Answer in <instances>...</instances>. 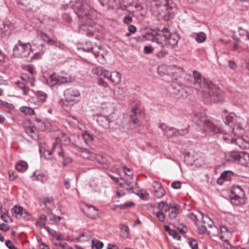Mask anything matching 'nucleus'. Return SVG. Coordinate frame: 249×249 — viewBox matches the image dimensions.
I'll return each mask as SVG.
<instances>
[{
  "instance_id": "obj_1",
  "label": "nucleus",
  "mask_w": 249,
  "mask_h": 249,
  "mask_svg": "<svg viewBox=\"0 0 249 249\" xmlns=\"http://www.w3.org/2000/svg\"><path fill=\"white\" fill-rule=\"evenodd\" d=\"M193 76L187 75L184 77L183 83L188 88L193 86L198 90L208 92L210 100L213 102H222L224 100V94L222 91L210 81L203 77L201 74L196 70L193 71Z\"/></svg>"
},
{
  "instance_id": "obj_2",
  "label": "nucleus",
  "mask_w": 249,
  "mask_h": 249,
  "mask_svg": "<svg viewBox=\"0 0 249 249\" xmlns=\"http://www.w3.org/2000/svg\"><path fill=\"white\" fill-rule=\"evenodd\" d=\"M74 7L75 13L82 23L81 28L85 26L92 27L94 23L89 15L87 0H74Z\"/></svg>"
},
{
  "instance_id": "obj_3",
  "label": "nucleus",
  "mask_w": 249,
  "mask_h": 249,
  "mask_svg": "<svg viewBox=\"0 0 249 249\" xmlns=\"http://www.w3.org/2000/svg\"><path fill=\"white\" fill-rule=\"evenodd\" d=\"M151 40L153 42H156L160 47H166L167 48H173L178 44L179 37L176 34H169L167 33L166 34L163 32L152 36Z\"/></svg>"
},
{
  "instance_id": "obj_4",
  "label": "nucleus",
  "mask_w": 249,
  "mask_h": 249,
  "mask_svg": "<svg viewBox=\"0 0 249 249\" xmlns=\"http://www.w3.org/2000/svg\"><path fill=\"white\" fill-rule=\"evenodd\" d=\"M192 121L200 129H203L204 131H210L213 134L218 133L220 132V127L209 121L203 113H198L194 114Z\"/></svg>"
},
{
  "instance_id": "obj_5",
  "label": "nucleus",
  "mask_w": 249,
  "mask_h": 249,
  "mask_svg": "<svg viewBox=\"0 0 249 249\" xmlns=\"http://www.w3.org/2000/svg\"><path fill=\"white\" fill-rule=\"evenodd\" d=\"M235 138H229L226 136L223 139L228 143H233L237 145L241 149H249V133H246L242 135H237L236 132L233 129Z\"/></svg>"
},
{
  "instance_id": "obj_6",
  "label": "nucleus",
  "mask_w": 249,
  "mask_h": 249,
  "mask_svg": "<svg viewBox=\"0 0 249 249\" xmlns=\"http://www.w3.org/2000/svg\"><path fill=\"white\" fill-rule=\"evenodd\" d=\"M231 192V202L232 204L239 205L244 203L245 194L244 190L240 186L238 185H232Z\"/></svg>"
},
{
  "instance_id": "obj_7",
  "label": "nucleus",
  "mask_w": 249,
  "mask_h": 249,
  "mask_svg": "<svg viewBox=\"0 0 249 249\" xmlns=\"http://www.w3.org/2000/svg\"><path fill=\"white\" fill-rule=\"evenodd\" d=\"M95 71H97V75L103 76L114 85H117L121 82V74L117 71H109L99 68H95Z\"/></svg>"
},
{
  "instance_id": "obj_8",
  "label": "nucleus",
  "mask_w": 249,
  "mask_h": 249,
  "mask_svg": "<svg viewBox=\"0 0 249 249\" xmlns=\"http://www.w3.org/2000/svg\"><path fill=\"white\" fill-rule=\"evenodd\" d=\"M19 46H16L13 49V54L15 57L19 58H26L31 53V46L30 43L23 44L18 41Z\"/></svg>"
},
{
  "instance_id": "obj_9",
  "label": "nucleus",
  "mask_w": 249,
  "mask_h": 249,
  "mask_svg": "<svg viewBox=\"0 0 249 249\" xmlns=\"http://www.w3.org/2000/svg\"><path fill=\"white\" fill-rule=\"evenodd\" d=\"M220 235L219 238L223 241L222 245L224 249H235L237 246H232L229 242V239L231 236V231L224 226H221L220 227Z\"/></svg>"
},
{
  "instance_id": "obj_10",
  "label": "nucleus",
  "mask_w": 249,
  "mask_h": 249,
  "mask_svg": "<svg viewBox=\"0 0 249 249\" xmlns=\"http://www.w3.org/2000/svg\"><path fill=\"white\" fill-rule=\"evenodd\" d=\"M64 96L66 101L75 103L80 100V93L78 90L70 88L64 91Z\"/></svg>"
},
{
  "instance_id": "obj_11",
  "label": "nucleus",
  "mask_w": 249,
  "mask_h": 249,
  "mask_svg": "<svg viewBox=\"0 0 249 249\" xmlns=\"http://www.w3.org/2000/svg\"><path fill=\"white\" fill-rule=\"evenodd\" d=\"M152 187L153 188V192L155 196L158 198H160L165 194V191L162 187L160 182L154 181L152 183Z\"/></svg>"
},
{
  "instance_id": "obj_12",
  "label": "nucleus",
  "mask_w": 249,
  "mask_h": 249,
  "mask_svg": "<svg viewBox=\"0 0 249 249\" xmlns=\"http://www.w3.org/2000/svg\"><path fill=\"white\" fill-rule=\"evenodd\" d=\"M168 90L171 94L175 96L177 98H179L183 97L182 92L183 90L180 85L172 84L169 87Z\"/></svg>"
},
{
  "instance_id": "obj_13",
  "label": "nucleus",
  "mask_w": 249,
  "mask_h": 249,
  "mask_svg": "<svg viewBox=\"0 0 249 249\" xmlns=\"http://www.w3.org/2000/svg\"><path fill=\"white\" fill-rule=\"evenodd\" d=\"M13 215L18 218L25 217L27 214V211L21 206H15L12 210Z\"/></svg>"
},
{
  "instance_id": "obj_14",
  "label": "nucleus",
  "mask_w": 249,
  "mask_h": 249,
  "mask_svg": "<svg viewBox=\"0 0 249 249\" xmlns=\"http://www.w3.org/2000/svg\"><path fill=\"white\" fill-rule=\"evenodd\" d=\"M179 207L175 202H171L170 203L169 209L168 212H169V217L172 219H175L177 214L179 213Z\"/></svg>"
},
{
  "instance_id": "obj_15",
  "label": "nucleus",
  "mask_w": 249,
  "mask_h": 249,
  "mask_svg": "<svg viewBox=\"0 0 249 249\" xmlns=\"http://www.w3.org/2000/svg\"><path fill=\"white\" fill-rule=\"evenodd\" d=\"M233 175L234 173L232 171L230 170L225 171L221 174L220 177L217 180V182L219 184H221L224 181L230 180Z\"/></svg>"
},
{
  "instance_id": "obj_16",
  "label": "nucleus",
  "mask_w": 249,
  "mask_h": 249,
  "mask_svg": "<svg viewBox=\"0 0 249 249\" xmlns=\"http://www.w3.org/2000/svg\"><path fill=\"white\" fill-rule=\"evenodd\" d=\"M97 122L100 126L106 129H107L110 127V122L108 116L102 115L98 116Z\"/></svg>"
},
{
  "instance_id": "obj_17",
  "label": "nucleus",
  "mask_w": 249,
  "mask_h": 249,
  "mask_svg": "<svg viewBox=\"0 0 249 249\" xmlns=\"http://www.w3.org/2000/svg\"><path fill=\"white\" fill-rule=\"evenodd\" d=\"M159 127L164 132V135L167 136L168 137L171 138L176 136V133L174 132H173V133L172 135L169 134V132L175 130V128L174 127H169L164 123H160L159 124Z\"/></svg>"
},
{
  "instance_id": "obj_18",
  "label": "nucleus",
  "mask_w": 249,
  "mask_h": 249,
  "mask_svg": "<svg viewBox=\"0 0 249 249\" xmlns=\"http://www.w3.org/2000/svg\"><path fill=\"white\" fill-rule=\"evenodd\" d=\"M238 161L241 165L249 167V154L240 153L238 155Z\"/></svg>"
},
{
  "instance_id": "obj_19",
  "label": "nucleus",
  "mask_w": 249,
  "mask_h": 249,
  "mask_svg": "<svg viewBox=\"0 0 249 249\" xmlns=\"http://www.w3.org/2000/svg\"><path fill=\"white\" fill-rule=\"evenodd\" d=\"M87 209L85 210L86 214L91 218L94 219L98 215V210L92 206H87Z\"/></svg>"
},
{
  "instance_id": "obj_20",
  "label": "nucleus",
  "mask_w": 249,
  "mask_h": 249,
  "mask_svg": "<svg viewBox=\"0 0 249 249\" xmlns=\"http://www.w3.org/2000/svg\"><path fill=\"white\" fill-rule=\"evenodd\" d=\"M75 145L81 149L87 150V148L88 147V144L83 136L79 137L78 138V140L76 142H75Z\"/></svg>"
},
{
  "instance_id": "obj_21",
  "label": "nucleus",
  "mask_w": 249,
  "mask_h": 249,
  "mask_svg": "<svg viewBox=\"0 0 249 249\" xmlns=\"http://www.w3.org/2000/svg\"><path fill=\"white\" fill-rule=\"evenodd\" d=\"M139 112V107H133L130 112V116L132 119V122L135 124L138 123V117L139 115L138 113Z\"/></svg>"
},
{
  "instance_id": "obj_22",
  "label": "nucleus",
  "mask_w": 249,
  "mask_h": 249,
  "mask_svg": "<svg viewBox=\"0 0 249 249\" xmlns=\"http://www.w3.org/2000/svg\"><path fill=\"white\" fill-rule=\"evenodd\" d=\"M60 148H61V145L59 144V143L57 142V141H56L53 143L52 151H50L49 150L45 151V152L44 153L45 158L46 159H49L50 158V156L52 154V153L54 152L56 150L57 148L60 149Z\"/></svg>"
},
{
  "instance_id": "obj_23",
  "label": "nucleus",
  "mask_w": 249,
  "mask_h": 249,
  "mask_svg": "<svg viewBox=\"0 0 249 249\" xmlns=\"http://www.w3.org/2000/svg\"><path fill=\"white\" fill-rule=\"evenodd\" d=\"M53 199L51 197H46L39 200L41 206L43 208H50L53 204Z\"/></svg>"
},
{
  "instance_id": "obj_24",
  "label": "nucleus",
  "mask_w": 249,
  "mask_h": 249,
  "mask_svg": "<svg viewBox=\"0 0 249 249\" xmlns=\"http://www.w3.org/2000/svg\"><path fill=\"white\" fill-rule=\"evenodd\" d=\"M26 133L33 139H36L38 138V135L35 131V128L29 126L25 128Z\"/></svg>"
},
{
  "instance_id": "obj_25",
  "label": "nucleus",
  "mask_w": 249,
  "mask_h": 249,
  "mask_svg": "<svg viewBox=\"0 0 249 249\" xmlns=\"http://www.w3.org/2000/svg\"><path fill=\"white\" fill-rule=\"evenodd\" d=\"M17 4L20 9L28 10L30 5V0H18Z\"/></svg>"
},
{
  "instance_id": "obj_26",
  "label": "nucleus",
  "mask_w": 249,
  "mask_h": 249,
  "mask_svg": "<svg viewBox=\"0 0 249 249\" xmlns=\"http://www.w3.org/2000/svg\"><path fill=\"white\" fill-rule=\"evenodd\" d=\"M168 69L169 71H171L169 72V74H171L173 75H177L181 72H182V69L178 67L175 65L169 66Z\"/></svg>"
},
{
  "instance_id": "obj_27",
  "label": "nucleus",
  "mask_w": 249,
  "mask_h": 249,
  "mask_svg": "<svg viewBox=\"0 0 249 249\" xmlns=\"http://www.w3.org/2000/svg\"><path fill=\"white\" fill-rule=\"evenodd\" d=\"M201 220L199 221H202V224L203 225H206V228L208 227L210 228L213 225V222L209 218V217L207 215H204L203 214H201Z\"/></svg>"
},
{
  "instance_id": "obj_28",
  "label": "nucleus",
  "mask_w": 249,
  "mask_h": 249,
  "mask_svg": "<svg viewBox=\"0 0 249 249\" xmlns=\"http://www.w3.org/2000/svg\"><path fill=\"white\" fill-rule=\"evenodd\" d=\"M47 217L46 215L42 214L40 215V217L37 220L36 222V226L39 227L40 228H44L46 221L47 220Z\"/></svg>"
},
{
  "instance_id": "obj_29",
  "label": "nucleus",
  "mask_w": 249,
  "mask_h": 249,
  "mask_svg": "<svg viewBox=\"0 0 249 249\" xmlns=\"http://www.w3.org/2000/svg\"><path fill=\"white\" fill-rule=\"evenodd\" d=\"M155 2L156 5L157 6H163L166 8V9H169L171 8L169 6V2L171 1V0H151Z\"/></svg>"
},
{
  "instance_id": "obj_30",
  "label": "nucleus",
  "mask_w": 249,
  "mask_h": 249,
  "mask_svg": "<svg viewBox=\"0 0 249 249\" xmlns=\"http://www.w3.org/2000/svg\"><path fill=\"white\" fill-rule=\"evenodd\" d=\"M59 75L53 73L47 80V82L51 86L57 85V81Z\"/></svg>"
},
{
  "instance_id": "obj_31",
  "label": "nucleus",
  "mask_w": 249,
  "mask_h": 249,
  "mask_svg": "<svg viewBox=\"0 0 249 249\" xmlns=\"http://www.w3.org/2000/svg\"><path fill=\"white\" fill-rule=\"evenodd\" d=\"M16 168L18 171L24 172L27 169L28 164L25 161H22L17 164Z\"/></svg>"
},
{
  "instance_id": "obj_32",
  "label": "nucleus",
  "mask_w": 249,
  "mask_h": 249,
  "mask_svg": "<svg viewBox=\"0 0 249 249\" xmlns=\"http://www.w3.org/2000/svg\"><path fill=\"white\" fill-rule=\"evenodd\" d=\"M209 228L210 230L208 231V232L210 236H217L219 234V236L220 235V233H219L218 229L217 227L213 224Z\"/></svg>"
},
{
  "instance_id": "obj_33",
  "label": "nucleus",
  "mask_w": 249,
  "mask_h": 249,
  "mask_svg": "<svg viewBox=\"0 0 249 249\" xmlns=\"http://www.w3.org/2000/svg\"><path fill=\"white\" fill-rule=\"evenodd\" d=\"M19 110L21 112L24 113L26 115H32L35 114L34 110L32 109L31 107H20Z\"/></svg>"
},
{
  "instance_id": "obj_34",
  "label": "nucleus",
  "mask_w": 249,
  "mask_h": 249,
  "mask_svg": "<svg viewBox=\"0 0 249 249\" xmlns=\"http://www.w3.org/2000/svg\"><path fill=\"white\" fill-rule=\"evenodd\" d=\"M56 150L58 151V155L59 156L62 157L63 158V163L64 166L67 165L69 162H71V159H70V158H67L66 159L65 157L64 153L63 150L61 149V147L60 148V149L57 148Z\"/></svg>"
},
{
  "instance_id": "obj_35",
  "label": "nucleus",
  "mask_w": 249,
  "mask_h": 249,
  "mask_svg": "<svg viewBox=\"0 0 249 249\" xmlns=\"http://www.w3.org/2000/svg\"><path fill=\"white\" fill-rule=\"evenodd\" d=\"M196 224L197 226L198 232L199 234H203L206 231H208L206 229V225H203V224H202V221H199V220H198V221L196 222Z\"/></svg>"
},
{
  "instance_id": "obj_36",
  "label": "nucleus",
  "mask_w": 249,
  "mask_h": 249,
  "mask_svg": "<svg viewBox=\"0 0 249 249\" xmlns=\"http://www.w3.org/2000/svg\"><path fill=\"white\" fill-rule=\"evenodd\" d=\"M121 184H123V187L126 189L132 190L134 188L135 183L133 181L126 179L124 180L123 183H121Z\"/></svg>"
},
{
  "instance_id": "obj_37",
  "label": "nucleus",
  "mask_w": 249,
  "mask_h": 249,
  "mask_svg": "<svg viewBox=\"0 0 249 249\" xmlns=\"http://www.w3.org/2000/svg\"><path fill=\"white\" fill-rule=\"evenodd\" d=\"M190 125H188L186 127L182 129H176L175 130L177 132V134L179 136H185L188 134L189 130Z\"/></svg>"
},
{
  "instance_id": "obj_38",
  "label": "nucleus",
  "mask_w": 249,
  "mask_h": 249,
  "mask_svg": "<svg viewBox=\"0 0 249 249\" xmlns=\"http://www.w3.org/2000/svg\"><path fill=\"white\" fill-rule=\"evenodd\" d=\"M170 204L168 205L164 201H161L159 203L158 205V208L160 210V211L168 212V210L169 209Z\"/></svg>"
},
{
  "instance_id": "obj_39",
  "label": "nucleus",
  "mask_w": 249,
  "mask_h": 249,
  "mask_svg": "<svg viewBox=\"0 0 249 249\" xmlns=\"http://www.w3.org/2000/svg\"><path fill=\"white\" fill-rule=\"evenodd\" d=\"M16 84L18 86V87L21 89L23 92V94L24 95H27L29 91V89L28 88L26 87L23 83L22 82L18 81L16 82Z\"/></svg>"
},
{
  "instance_id": "obj_40",
  "label": "nucleus",
  "mask_w": 249,
  "mask_h": 249,
  "mask_svg": "<svg viewBox=\"0 0 249 249\" xmlns=\"http://www.w3.org/2000/svg\"><path fill=\"white\" fill-rule=\"evenodd\" d=\"M239 35L243 37L245 41H249V31L240 29L239 30Z\"/></svg>"
},
{
  "instance_id": "obj_41",
  "label": "nucleus",
  "mask_w": 249,
  "mask_h": 249,
  "mask_svg": "<svg viewBox=\"0 0 249 249\" xmlns=\"http://www.w3.org/2000/svg\"><path fill=\"white\" fill-rule=\"evenodd\" d=\"M161 49L158 52L157 54V56L159 58L164 57L166 54L168 53V51L166 49L167 48L166 47H161Z\"/></svg>"
},
{
  "instance_id": "obj_42",
  "label": "nucleus",
  "mask_w": 249,
  "mask_h": 249,
  "mask_svg": "<svg viewBox=\"0 0 249 249\" xmlns=\"http://www.w3.org/2000/svg\"><path fill=\"white\" fill-rule=\"evenodd\" d=\"M206 38V35L204 33L201 32L196 34V40L198 43H202L205 40Z\"/></svg>"
},
{
  "instance_id": "obj_43",
  "label": "nucleus",
  "mask_w": 249,
  "mask_h": 249,
  "mask_svg": "<svg viewBox=\"0 0 249 249\" xmlns=\"http://www.w3.org/2000/svg\"><path fill=\"white\" fill-rule=\"evenodd\" d=\"M85 154L88 155L87 156H84L85 158H87L90 160H96L97 156L94 153H92L89 151L87 149L85 151Z\"/></svg>"
},
{
  "instance_id": "obj_44",
  "label": "nucleus",
  "mask_w": 249,
  "mask_h": 249,
  "mask_svg": "<svg viewBox=\"0 0 249 249\" xmlns=\"http://www.w3.org/2000/svg\"><path fill=\"white\" fill-rule=\"evenodd\" d=\"M96 160L97 162L101 164H106L107 161V158L104 156L101 155L97 156Z\"/></svg>"
},
{
  "instance_id": "obj_45",
  "label": "nucleus",
  "mask_w": 249,
  "mask_h": 249,
  "mask_svg": "<svg viewBox=\"0 0 249 249\" xmlns=\"http://www.w3.org/2000/svg\"><path fill=\"white\" fill-rule=\"evenodd\" d=\"M156 216L160 222H163L165 220V214L163 212L158 211L156 213Z\"/></svg>"
},
{
  "instance_id": "obj_46",
  "label": "nucleus",
  "mask_w": 249,
  "mask_h": 249,
  "mask_svg": "<svg viewBox=\"0 0 249 249\" xmlns=\"http://www.w3.org/2000/svg\"><path fill=\"white\" fill-rule=\"evenodd\" d=\"M37 95L38 97H39L40 100L42 102H44L46 100V94L44 92L40 91H38L37 92Z\"/></svg>"
},
{
  "instance_id": "obj_47",
  "label": "nucleus",
  "mask_w": 249,
  "mask_h": 249,
  "mask_svg": "<svg viewBox=\"0 0 249 249\" xmlns=\"http://www.w3.org/2000/svg\"><path fill=\"white\" fill-rule=\"evenodd\" d=\"M190 246L192 249H197L198 248V243L196 240L191 239L189 242Z\"/></svg>"
},
{
  "instance_id": "obj_48",
  "label": "nucleus",
  "mask_w": 249,
  "mask_h": 249,
  "mask_svg": "<svg viewBox=\"0 0 249 249\" xmlns=\"http://www.w3.org/2000/svg\"><path fill=\"white\" fill-rule=\"evenodd\" d=\"M121 231L123 233L125 234L126 237H128L129 234V228L128 226L125 225H123L121 227Z\"/></svg>"
},
{
  "instance_id": "obj_49",
  "label": "nucleus",
  "mask_w": 249,
  "mask_h": 249,
  "mask_svg": "<svg viewBox=\"0 0 249 249\" xmlns=\"http://www.w3.org/2000/svg\"><path fill=\"white\" fill-rule=\"evenodd\" d=\"M67 82V78L59 75L57 81V85H61Z\"/></svg>"
},
{
  "instance_id": "obj_50",
  "label": "nucleus",
  "mask_w": 249,
  "mask_h": 249,
  "mask_svg": "<svg viewBox=\"0 0 249 249\" xmlns=\"http://www.w3.org/2000/svg\"><path fill=\"white\" fill-rule=\"evenodd\" d=\"M9 229L10 226L8 225L3 223L0 224V230L6 232L8 231Z\"/></svg>"
},
{
  "instance_id": "obj_51",
  "label": "nucleus",
  "mask_w": 249,
  "mask_h": 249,
  "mask_svg": "<svg viewBox=\"0 0 249 249\" xmlns=\"http://www.w3.org/2000/svg\"><path fill=\"white\" fill-rule=\"evenodd\" d=\"M37 35L40 36V37L44 41H46L49 38V36L44 33L41 31H37Z\"/></svg>"
},
{
  "instance_id": "obj_52",
  "label": "nucleus",
  "mask_w": 249,
  "mask_h": 249,
  "mask_svg": "<svg viewBox=\"0 0 249 249\" xmlns=\"http://www.w3.org/2000/svg\"><path fill=\"white\" fill-rule=\"evenodd\" d=\"M104 1L100 2L102 6H104L105 4L108 5L109 6H113V3L115 2L116 0H104Z\"/></svg>"
},
{
  "instance_id": "obj_53",
  "label": "nucleus",
  "mask_w": 249,
  "mask_h": 249,
  "mask_svg": "<svg viewBox=\"0 0 249 249\" xmlns=\"http://www.w3.org/2000/svg\"><path fill=\"white\" fill-rule=\"evenodd\" d=\"M134 205V203L133 202L129 201L124 203V204L121 205V208L126 209L127 208L131 207Z\"/></svg>"
},
{
  "instance_id": "obj_54",
  "label": "nucleus",
  "mask_w": 249,
  "mask_h": 249,
  "mask_svg": "<svg viewBox=\"0 0 249 249\" xmlns=\"http://www.w3.org/2000/svg\"><path fill=\"white\" fill-rule=\"evenodd\" d=\"M177 229L178 231L182 234L186 233L187 231V227L185 226H183L182 225H181L178 227Z\"/></svg>"
},
{
  "instance_id": "obj_55",
  "label": "nucleus",
  "mask_w": 249,
  "mask_h": 249,
  "mask_svg": "<svg viewBox=\"0 0 249 249\" xmlns=\"http://www.w3.org/2000/svg\"><path fill=\"white\" fill-rule=\"evenodd\" d=\"M153 49L151 46H145L144 47V52L145 53H150L153 52Z\"/></svg>"
},
{
  "instance_id": "obj_56",
  "label": "nucleus",
  "mask_w": 249,
  "mask_h": 249,
  "mask_svg": "<svg viewBox=\"0 0 249 249\" xmlns=\"http://www.w3.org/2000/svg\"><path fill=\"white\" fill-rule=\"evenodd\" d=\"M64 184L66 189H69L71 188L70 179L69 178L65 179L64 180Z\"/></svg>"
},
{
  "instance_id": "obj_57",
  "label": "nucleus",
  "mask_w": 249,
  "mask_h": 249,
  "mask_svg": "<svg viewBox=\"0 0 249 249\" xmlns=\"http://www.w3.org/2000/svg\"><path fill=\"white\" fill-rule=\"evenodd\" d=\"M171 186L174 188V189H179L181 187V185H180V181H174L171 184Z\"/></svg>"
},
{
  "instance_id": "obj_58",
  "label": "nucleus",
  "mask_w": 249,
  "mask_h": 249,
  "mask_svg": "<svg viewBox=\"0 0 249 249\" xmlns=\"http://www.w3.org/2000/svg\"><path fill=\"white\" fill-rule=\"evenodd\" d=\"M5 245L9 249H13L15 247V246L12 243V242L9 240H7L5 241Z\"/></svg>"
},
{
  "instance_id": "obj_59",
  "label": "nucleus",
  "mask_w": 249,
  "mask_h": 249,
  "mask_svg": "<svg viewBox=\"0 0 249 249\" xmlns=\"http://www.w3.org/2000/svg\"><path fill=\"white\" fill-rule=\"evenodd\" d=\"M21 78L23 81H24L27 83L29 82V81H30V79H31L27 74H22V75L21 76Z\"/></svg>"
},
{
  "instance_id": "obj_60",
  "label": "nucleus",
  "mask_w": 249,
  "mask_h": 249,
  "mask_svg": "<svg viewBox=\"0 0 249 249\" xmlns=\"http://www.w3.org/2000/svg\"><path fill=\"white\" fill-rule=\"evenodd\" d=\"M169 234L172 236L174 238H178V240H180V236H178V233L177 232L174 231V230H172L171 231V232H170L169 233Z\"/></svg>"
},
{
  "instance_id": "obj_61",
  "label": "nucleus",
  "mask_w": 249,
  "mask_h": 249,
  "mask_svg": "<svg viewBox=\"0 0 249 249\" xmlns=\"http://www.w3.org/2000/svg\"><path fill=\"white\" fill-rule=\"evenodd\" d=\"M116 194H117V197L118 198H120L124 196L125 192L123 190L119 189L117 190Z\"/></svg>"
},
{
  "instance_id": "obj_62",
  "label": "nucleus",
  "mask_w": 249,
  "mask_h": 249,
  "mask_svg": "<svg viewBox=\"0 0 249 249\" xmlns=\"http://www.w3.org/2000/svg\"><path fill=\"white\" fill-rule=\"evenodd\" d=\"M189 216L190 217V218L194 221H196V222L198 221V220H200L198 217H197V216L195 215L194 213H190L189 214Z\"/></svg>"
},
{
  "instance_id": "obj_63",
  "label": "nucleus",
  "mask_w": 249,
  "mask_h": 249,
  "mask_svg": "<svg viewBox=\"0 0 249 249\" xmlns=\"http://www.w3.org/2000/svg\"><path fill=\"white\" fill-rule=\"evenodd\" d=\"M132 21V18L130 16H126L124 18V22L127 24L131 23Z\"/></svg>"
},
{
  "instance_id": "obj_64",
  "label": "nucleus",
  "mask_w": 249,
  "mask_h": 249,
  "mask_svg": "<svg viewBox=\"0 0 249 249\" xmlns=\"http://www.w3.org/2000/svg\"><path fill=\"white\" fill-rule=\"evenodd\" d=\"M123 167L124 169L125 173L127 176H130L132 175V171L130 168H127L125 166H123Z\"/></svg>"
}]
</instances>
